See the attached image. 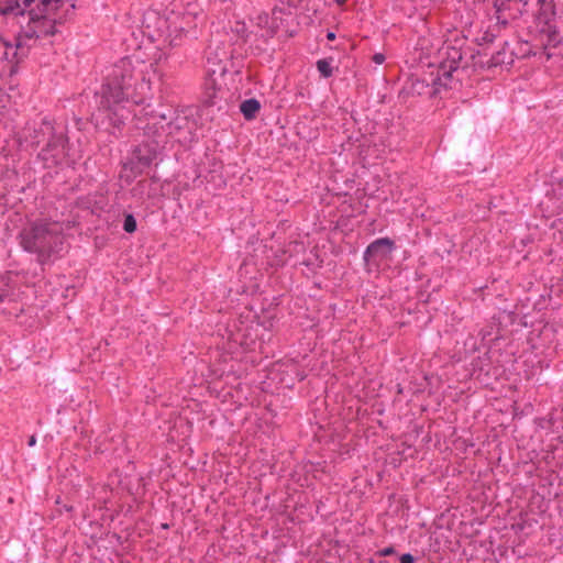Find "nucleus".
<instances>
[{"label":"nucleus","instance_id":"obj_1","mask_svg":"<svg viewBox=\"0 0 563 563\" xmlns=\"http://www.w3.org/2000/svg\"><path fill=\"white\" fill-rule=\"evenodd\" d=\"M146 23L143 31L148 43L143 44L145 52L140 51L132 56L122 58L107 73L104 82L98 92V110L92 114L95 124L107 128L106 121L114 129H119L125 121L143 119L153 122L142 129L147 134H157V122L167 121L164 113H154L145 102L151 98L152 82L163 76L159 65L167 58L163 45L179 46L186 38H197L205 22L203 10L200 3L188 2L181 12H170L159 16L156 12L145 15ZM173 124H167L172 133Z\"/></svg>","mask_w":563,"mask_h":563},{"label":"nucleus","instance_id":"obj_2","mask_svg":"<svg viewBox=\"0 0 563 563\" xmlns=\"http://www.w3.org/2000/svg\"><path fill=\"white\" fill-rule=\"evenodd\" d=\"M76 0H7L0 14L15 35L14 43L0 34L3 58L18 64L29 54L31 44L41 36L53 35L56 25L66 21L75 10Z\"/></svg>","mask_w":563,"mask_h":563},{"label":"nucleus","instance_id":"obj_3","mask_svg":"<svg viewBox=\"0 0 563 563\" xmlns=\"http://www.w3.org/2000/svg\"><path fill=\"white\" fill-rule=\"evenodd\" d=\"M245 23L236 21L235 27H231L230 34L227 25L212 23V32L206 51V78L205 86L208 90H219L224 85V75L228 73L230 58L234 56L233 38L236 41L245 37Z\"/></svg>","mask_w":563,"mask_h":563},{"label":"nucleus","instance_id":"obj_4","mask_svg":"<svg viewBox=\"0 0 563 563\" xmlns=\"http://www.w3.org/2000/svg\"><path fill=\"white\" fill-rule=\"evenodd\" d=\"M20 244L45 263L63 250L62 225L46 220L31 222L21 231Z\"/></svg>","mask_w":563,"mask_h":563},{"label":"nucleus","instance_id":"obj_5","mask_svg":"<svg viewBox=\"0 0 563 563\" xmlns=\"http://www.w3.org/2000/svg\"><path fill=\"white\" fill-rule=\"evenodd\" d=\"M159 152L161 141L158 139L143 142L134 148L131 159L124 164L123 168L124 170L130 169L133 177H136L157 159Z\"/></svg>","mask_w":563,"mask_h":563},{"label":"nucleus","instance_id":"obj_6","mask_svg":"<svg viewBox=\"0 0 563 563\" xmlns=\"http://www.w3.org/2000/svg\"><path fill=\"white\" fill-rule=\"evenodd\" d=\"M439 56L442 58L443 56H449L450 59L448 62H440V66L437 68V73L431 71V85L434 87L435 91H439L441 88H446L452 78V71L456 70L459 67V60L462 57L460 49L455 47H451L450 45L444 44L439 49Z\"/></svg>","mask_w":563,"mask_h":563},{"label":"nucleus","instance_id":"obj_7","mask_svg":"<svg viewBox=\"0 0 563 563\" xmlns=\"http://www.w3.org/2000/svg\"><path fill=\"white\" fill-rule=\"evenodd\" d=\"M395 243L389 238H380L372 242L364 252L366 262L380 263L390 257Z\"/></svg>","mask_w":563,"mask_h":563},{"label":"nucleus","instance_id":"obj_8","mask_svg":"<svg viewBox=\"0 0 563 563\" xmlns=\"http://www.w3.org/2000/svg\"><path fill=\"white\" fill-rule=\"evenodd\" d=\"M64 154L65 145L63 136H59L56 140H54V142L47 145V148L42 151L43 159L48 161V158H52V161L56 164L62 162Z\"/></svg>","mask_w":563,"mask_h":563},{"label":"nucleus","instance_id":"obj_9","mask_svg":"<svg viewBox=\"0 0 563 563\" xmlns=\"http://www.w3.org/2000/svg\"><path fill=\"white\" fill-rule=\"evenodd\" d=\"M269 18H271L269 31L277 32L279 29H282L285 25V23L288 21V19L291 18V12H290L289 8L275 7L272 10Z\"/></svg>","mask_w":563,"mask_h":563},{"label":"nucleus","instance_id":"obj_10","mask_svg":"<svg viewBox=\"0 0 563 563\" xmlns=\"http://www.w3.org/2000/svg\"><path fill=\"white\" fill-rule=\"evenodd\" d=\"M260 102L254 98L244 100L240 106V110L246 120L255 118L256 113L260 111Z\"/></svg>","mask_w":563,"mask_h":563},{"label":"nucleus","instance_id":"obj_11","mask_svg":"<svg viewBox=\"0 0 563 563\" xmlns=\"http://www.w3.org/2000/svg\"><path fill=\"white\" fill-rule=\"evenodd\" d=\"M271 18L268 13H260L255 18V25L257 26L261 36H273L276 32L269 31Z\"/></svg>","mask_w":563,"mask_h":563},{"label":"nucleus","instance_id":"obj_12","mask_svg":"<svg viewBox=\"0 0 563 563\" xmlns=\"http://www.w3.org/2000/svg\"><path fill=\"white\" fill-rule=\"evenodd\" d=\"M317 69L320 73V75L324 78H329L333 74V68L331 66V60L329 59H319L317 62Z\"/></svg>","mask_w":563,"mask_h":563},{"label":"nucleus","instance_id":"obj_13","mask_svg":"<svg viewBox=\"0 0 563 563\" xmlns=\"http://www.w3.org/2000/svg\"><path fill=\"white\" fill-rule=\"evenodd\" d=\"M136 228H137V224H136V220L133 217V214H131V213L126 214L124 218V221H123L124 231L128 233H133L136 231Z\"/></svg>","mask_w":563,"mask_h":563},{"label":"nucleus","instance_id":"obj_14","mask_svg":"<svg viewBox=\"0 0 563 563\" xmlns=\"http://www.w3.org/2000/svg\"><path fill=\"white\" fill-rule=\"evenodd\" d=\"M400 563H415V558L410 553H405L399 558Z\"/></svg>","mask_w":563,"mask_h":563},{"label":"nucleus","instance_id":"obj_15","mask_svg":"<svg viewBox=\"0 0 563 563\" xmlns=\"http://www.w3.org/2000/svg\"><path fill=\"white\" fill-rule=\"evenodd\" d=\"M385 59H386V57H385V55L383 53H376L373 56V62L376 65H382L385 62Z\"/></svg>","mask_w":563,"mask_h":563},{"label":"nucleus","instance_id":"obj_16","mask_svg":"<svg viewBox=\"0 0 563 563\" xmlns=\"http://www.w3.org/2000/svg\"><path fill=\"white\" fill-rule=\"evenodd\" d=\"M394 553H395V550H394V548H393V547L384 548V549H382V550H380V552H379V554H380L382 556H388V555H391V554H394Z\"/></svg>","mask_w":563,"mask_h":563},{"label":"nucleus","instance_id":"obj_17","mask_svg":"<svg viewBox=\"0 0 563 563\" xmlns=\"http://www.w3.org/2000/svg\"><path fill=\"white\" fill-rule=\"evenodd\" d=\"M10 297L9 290L7 288H0V301H3Z\"/></svg>","mask_w":563,"mask_h":563},{"label":"nucleus","instance_id":"obj_18","mask_svg":"<svg viewBox=\"0 0 563 563\" xmlns=\"http://www.w3.org/2000/svg\"><path fill=\"white\" fill-rule=\"evenodd\" d=\"M327 38H328L329 41H333V40H335V33H334V32L329 31V32L327 33Z\"/></svg>","mask_w":563,"mask_h":563},{"label":"nucleus","instance_id":"obj_19","mask_svg":"<svg viewBox=\"0 0 563 563\" xmlns=\"http://www.w3.org/2000/svg\"><path fill=\"white\" fill-rule=\"evenodd\" d=\"M35 443H36L35 437H31L30 440H29V445L33 446Z\"/></svg>","mask_w":563,"mask_h":563},{"label":"nucleus","instance_id":"obj_20","mask_svg":"<svg viewBox=\"0 0 563 563\" xmlns=\"http://www.w3.org/2000/svg\"><path fill=\"white\" fill-rule=\"evenodd\" d=\"M40 143V140L37 139V136H34V140L31 141V144H38Z\"/></svg>","mask_w":563,"mask_h":563},{"label":"nucleus","instance_id":"obj_21","mask_svg":"<svg viewBox=\"0 0 563 563\" xmlns=\"http://www.w3.org/2000/svg\"><path fill=\"white\" fill-rule=\"evenodd\" d=\"M346 0H335V2L339 4V5H343L345 3Z\"/></svg>","mask_w":563,"mask_h":563}]
</instances>
